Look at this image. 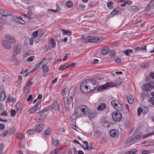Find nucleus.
I'll use <instances>...</instances> for the list:
<instances>
[{
	"instance_id": "obj_10",
	"label": "nucleus",
	"mask_w": 154,
	"mask_h": 154,
	"mask_svg": "<svg viewBox=\"0 0 154 154\" xmlns=\"http://www.w3.org/2000/svg\"><path fill=\"white\" fill-rule=\"evenodd\" d=\"M2 45L6 49H9L11 48V46L10 43L7 42V40H3L2 42Z\"/></svg>"
},
{
	"instance_id": "obj_40",
	"label": "nucleus",
	"mask_w": 154,
	"mask_h": 154,
	"mask_svg": "<svg viewBox=\"0 0 154 154\" xmlns=\"http://www.w3.org/2000/svg\"><path fill=\"white\" fill-rule=\"evenodd\" d=\"M21 107V103L20 102H17L16 104V109L17 110H19Z\"/></svg>"
},
{
	"instance_id": "obj_24",
	"label": "nucleus",
	"mask_w": 154,
	"mask_h": 154,
	"mask_svg": "<svg viewBox=\"0 0 154 154\" xmlns=\"http://www.w3.org/2000/svg\"><path fill=\"white\" fill-rule=\"evenodd\" d=\"M133 52V51L131 49H127L124 51L123 53L125 54L127 56H128L129 55V54L132 53Z\"/></svg>"
},
{
	"instance_id": "obj_26",
	"label": "nucleus",
	"mask_w": 154,
	"mask_h": 154,
	"mask_svg": "<svg viewBox=\"0 0 154 154\" xmlns=\"http://www.w3.org/2000/svg\"><path fill=\"white\" fill-rule=\"evenodd\" d=\"M35 130L34 129H31L28 130L27 131L28 134L29 135H32L35 134Z\"/></svg>"
},
{
	"instance_id": "obj_56",
	"label": "nucleus",
	"mask_w": 154,
	"mask_h": 154,
	"mask_svg": "<svg viewBox=\"0 0 154 154\" xmlns=\"http://www.w3.org/2000/svg\"><path fill=\"white\" fill-rule=\"evenodd\" d=\"M85 6L82 4L79 5L78 6V9L79 10L83 9L85 8Z\"/></svg>"
},
{
	"instance_id": "obj_27",
	"label": "nucleus",
	"mask_w": 154,
	"mask_h": 154,
	"mask_svg": "<svg viewBox=\"0 0 154 154\" xmlns=\"http://www.w3.org/2000/svg\"><path fill=\"white\" fill-rule=\"evenodd\" d=\"M118 12V11L116 8H114V10L111 12L110 14L112 17H113Z\"/></svg>"
},
{
	"instance_id": "obj_49",
	"label": "nucleus",
	"mask_w": 154,
	"mask_h": 154,
	"mask_svg": "<svg viewBox=\"0 0 154 154\" xmlns=\"http://www.w3.org/2000/svg\"><path fill=\"white\" fill-rule=\"evenodd\" d=\"M59 141L58 140H56L54 141V144L55 146H58L59 145Z\"/></svg>"
},
{
	"instance_id": "obj_23",
	"label": "nucleus",
	"mask_w": 154,
	"mask_h": 154,
	"mask_svg": "<svg viewBox=\"0 0 154 154\" xmlns=\"http://www.w3.org/2000/svg\"><path fill=\"white\" fill-rule=\"evenodd\" d=\"M41 107V102H38L36 103L35 106V108L37 110H38Z\"/></svg>"
},
{
	"instance_id": "obj_20",
	"label": "nucleus",
	"mask_w": 154,
	"mask_h": 154,
	"mask_svg": "<svg viewBox=\"0 0 154 154\" xmlns=\"http://www.w3.org/2000/svg\"><path fill=\"white\" fill-rule=\"evenodd\" d=\"M106 105L105 104L103 103L98 106L97 110L98 111L103 110L106 108Z\"/></svg>"
},
{
	"instance_id": "obj_6",
	"label": "nucleus",
	"mask_w": 154,
	"mask_h": 154,
	"mask_svg": "<svg viewBox=\"0 0 154 154\" xmlns=\"http://www.w3.org/2000/svg\"><path fill=\"white\" fill-rule=\"evenodd\" d=\"M114 86V84L112 82H107L104 85H102L97 88L98 91L102 92L106 89H109L110 87H113Z\"/></svg>"
},
{
	"instance_id": "obj_58",
	"label": "nucleus",
	"mask_w": 154,
	"mask_h": 154,
	"mask_svg": "<svg viewBox=\"0 0 154 154\" xmlns=\"http://www.w3.org/2000/svg\"><path fill=\"white\" fill-rule=\"evenodd\" d=\"M140 51H142L146 52V46H144L143 47H140Z\"/></svg>"
},
{
	"instance_id": "obj_38",
	"label": "nucleus",
	"mask_w": 154,
	"mask_h": 154,
	"mask_svg": "<svg viewBox=\"0 0 154 154\" xmlns=\"http://www.w3.org/2000/svg\"><path fill=\"white\" fill-rule=\"evenodd\" d=\"M62 32H63V33L64 35H71V32L68 31H66L65 29H63Z\"/></svg>"
},
{
	"instance_id": "obj_2",
	"label": "nucleus",
	"mask_w": 154,
	"mask_h": 154,
	"mask_svg": "<svg viewBox=\"0 0 154 154\" xmlns=\"http://www.w3.org/2000/svg\"><path fill=\"white\" fill-rule=\"evenodd\" d=\"M89 109L88 107L85 105H81L77 108L76 115L78 117H82L86 116L89 113Z\"/></svg>"
},
{
	"instance_id": "obj_17",
	"label": "nucleus",
	"mask_w": 154,
	"mask_h": 154,
	"mask_svg": "<svg viewBox=\"0 0 154 154\" xmlns=\"http://www.w3.org/2000/svg\"><path fill=\"white\" fill-rule=\"evenodd\" d=\"M82 142L85 144L86 147H84L83 149L84 150H88L89 151L91 150L92 149L93 147L92 146L89 147V146L88 145V142L86 141H82Z\"/></svg>"
},
{
	"instance_id": "obj_42",
	"label": "nucleus",
	"mask_w": 154,
	"mask_h": 154,
	"mask_svg": "<svg viewBox=\"0 0 154 154\" xmlns=\"http://www.w3.org/2000/svg\"><path fill=\"white\" fill-rule=\"evenodd\" d=\"M45 32L44 30H42L39 31V32L38 33L39 36L42 38V36L45 34Z\"/></svg>"
},
{
	"instance_id": "obj_5",
	"label": "nucleus",
	"mask_w": 154,
	"mask_h": 154,
	"mask_svg": "<svg viewBox=\"0 0 154 154\" xmlns=\"http://www.w3.org/2000/svg\"><path fill=\"white\" fill-rule=\"evenodd\" d=\"M99 39V38L95 37L94 34L91 33L85 38V42L86 43L89 42L95 43L97 42Z\"/></svg>"
},
{
	"instance_id": "obj_37",
	"label": "nucleus",
	"mask_w": 154,
	"mask_h": 154,
	"mask_svg": "<svg viewBox=\"0 0 154 154\" xmlns=\"http://www.w3.org/2000/svg\"><path fill=\"white\" fill-rule=\"evenodd\" d=\"M128 101L130 104H132L133 103L134 100L132 96H130L128 97Z\"/></svg>"
},
{
	"instance_id": "obj_52",
	"label": "nucleus",
	"mask_w": 154,
	"mask_h": 154,
	"mask_svg": "<svg viewBox=\"0 0 154 154\" xmlns=\"http://www.w3.org/2000/svg\"><path fill=\"white\" fill-rule=\"evenodd\" d=\"M19 17H18L16 16H14L12 17L13 19L17 23H18V22Z\"/></svg>"
},
{
	"instance_id": "obj_36",
	"label": "nucleus",
	"mask_w": 154,
	"mask_h": 154,
	"mask_svg": "<svg viewBox=\"0 0 154 154\" xmlns=\"http://www.w3.org/2000/svg\"><path fill=\"white\" fill-rule=\"evenodd\" d=\"M68 91V89L67 88H65L63 89L62 90V94L64 95L67 93Z\"/></svg>"
},
{
	"instance_id": "obj_54",
	"label": "nucleus",
	"mask_w": 154,
	"mask_h": 154,
	"mask_svg": "<svg viewBox=\"0 0 154 154\" xmlns=\"http://www.w3.org/2000/svg\"><path fill=\"white\" fill-rule=\"evenodd\" d=\"M24 135L21 134H19L18 136V138L21 140L23 139L24 138Z\"/></svg>"
},
{
	"instance_id": "obj_60",
	"label": "nucleus",
	"mask_w": 154,
	"mask_h": 154,
	"mask_svg": "<svg viewBox=\"0 0 154 154\" xmlns=\"http://www.w3.org/2000/svg\"><path fill=\"white\" fill-rule=\"evenodd\" d=\"M152 7H151L148 4L146 6L145 8L144 9V11L145 12H147Z\"/></svg>"
},
{
	"instance_id": "obj_22",
	"label": "nucleus",
	"mask_w": 154,
	"mask_h": 154,
	"mask_svg": "<svg viewBox=\"0 0 154 154\" xmlns=\"http://www.w3.org/2000/svg\"><path fill=\"white\" fill-rule=\"evenodd\" d=\"M6 97V94L4 91H2L1 93L0 99L1 100H4Z\"/></svg>"
},
{
	"instance_id": "obj_53",
	"label": "nucleus",
	"mask_w": 154,
	"mask_h": 154,
	"mask_svg": "<svg viewBox=\"0 0 154 154\" xmlns=\"http://www.w3.org/2000/svg\"><path fill=\"white\" fill-rule=\"evenodd\" d=\"M38 30L36 31H35L32 34L33 36V37H38Z\"/></svg>"
},
{
	"instance_id": "obj_48",
	"label": "nucleus",
	"mask_w": 154,
	"mask_h": 154,
	"mask_svg": "<svg viewBox=\"0 0 154 154\" xmlns=\"http://www.w3.org/2000/svg\"><path fill=\"white\" fill-rule=\"evenodd\" d=\"M113 2L110 1L108 2L107 4V7L109 8H112V7L111 6V5H113Z\"/></svg>"
},
{
	"instance_id": "obj_13",
	"label": "nucleus",
	"mask_w": 154,
	"mask_h": 154,
	"mask_svg": "<svg viewBox=\"0 0 154 154\" xmlns=\"http://www.w3.org/2000/svg\"><path fill=\"white\" fill-rule=\"evenodd\" d=\"M136 140H134L133 136H132L127 138L125 140V142L127 143H133Z\"/></svg>"
},
{
	"instance_id": "obj_9",
	"label": "nucleus",
	"mask_w": 154,
	"mask_h": 154,
	"mask_svg": "<svg viewBox=\"0 0 154 154\" xmlns=\"http://www.w3.org/2000/svg\"><path fill=\"white\" fill-rule=\"evenodd\" d=\"M59 106L57 100H54L49 107L52 110L57 109L58 108Z\"/></svg>"
},
{
	"instance_id": "obj_28",
	"label": "nucleus",
	"mask_w": 154,
	"mask_h": 154,
	"mask_svg": "<svg viewBox=\"0 0 154 154\" xmlns=\"http://www.w3.org/2000/svg\"><path fill=\"white\" fill-rule=\"evenodd\" d=\"M149 66V63H148L145 64H141L140 65V66L143 69H146Z\"/></svg>"
},
{
	"instance_id": "obj_4",
	"label": "nucleus",
	"mask_w": 154,
	"mask_h": 154,
	"mask_svg": "<svg viewBox=\"0 0 154 154\" xmlns=\"http://www.w3.org/2000/svg\"><path fill=\"white\" fill-rule=\"evenodd\" d=\"M111 104L114 108L118 111H121L123 109V105L120 103L118 100H112L111 101Z\"/></svg>"
},
{
	"instance_id": "obj_45",
	"label": "nucleus",
	"mask_w": 154,
	"mask_h": 154,
	"mask_svg": "<svg viewBox=\"0 0 154 154\" xmlns=\"http://www.w3.org/2000/svg\"><path fill=\"white\" fill-rule=\"evenodd\" d=\"M18 23L20 24H24L25 23V22L20 17L19 18V21Z\"/></svg>"
},
{
	"instance_id": "obj_47",
	"label": "nucleus",
	"mask_w": 154,
	"mask_h": 154,
	"mask_svg": "<svg viewBox=\"0 0 154 154\" xmlns=\"http://www.w3.org/2000/svg\"><path fill=\"white\" fill-rule=\"evenodd\" d=\"M35 58V57L34 56H32L29 57H28L27 59V60L28 62H31Z\"/></svg>"
},
{
	"instance_id": "obj_15",
	"label": "nucleus",
	"mask_w": 154,
	"mask_h": 154,
	"mask_svg": "<svg viewBox=\"0 0 154 154\" xmlns=\"http://www.w3.org/2000/svg\"><path fill=\"white\" fill-rule=\"evenodd\" d=\"M43 125H38L35 126V130L38 132L42 131L43 129Z\"/></svg>"
},
{
	"instance_id": "obj_46",
	"label": "nucleus",
	"mask_w": 154,
	"mask_h": 154,
	"mask_svg": "<svg viewBox=\"0 0 154 154\" xmlns=\"http://www.w3.org/2000/svg\"><path fill=\"white\" fill-rule=\"evenodd\" d=\"M51 130L50 129V128H49L47 130H46L44 132L45 134L46 135H49L51 133Z\"/></svg>"
},
{
	"instance_id": "obj_33",
	"label": "nucleus",
	"mask_w": 154,
	"mask_h": 154,
	"mask_svg": "<svg viewBox=\"0 0 154 154\" xmlns=\"http://www.w3.org/2000/svg\"><path fill=\"white\" fill-rule=\"evenodd\" d=\"M33 53V51L31 50H28L26 53L24 54V57H26L28 55L32 54Z\"/></svg>"
},
{
	"instance_id": "obj_62",
	"label": "nucleus",
	"mask_w": 154,
	"mask_h": 154,
	"mask_svg": "<svg viewBox=\"0 0 154 154\" xmlns=\"http://www.w3.org/2000/svg\"><path fill=\"white\" fill-rule=\"evenodd\" d=\"M60 151V149L59 148H56L53 151L55 154H57Z\"/></svg>"
},
{
	"instance_id": "obj_14",
	"label": "nucleus",
	"mask_w": 154,
	"mask_h": 154,
	"mask_svg": "<svg viewBox=\"0 0 154 154\" xmlns=\"http://www.w3.org/2000/svg\"><path fill=\"white\" fill-rule=\"evenodd\" d=\"M109 134L111 137H115L118 135V132L115 129L111 130L109 132Z\"/></svg>"
},
{
	"instance_id": "obj_29",
	"label": "nucleus",
	"mask_w": 154,
	"mask_h": 154,
	"mask_svg": "<svg viewBox=\"0 0 154 154\" xmlns=\"http://www.w3.org/2000/svg\"><path fill=\"white\" fill-rule=\"evenodd\" d=\"M42 68L43 71L44 72H46L49 70V68L48 66L45 64L43 65Z\"/></svg>"
},
{
	"instance_id": "obj_35",
	"label": "nucleus",
	"mask_w": 154,
	"mask_h": 154,
	"mask_svg": "<svg viewBox=\"0 0 154 154\" xmlns=\"http://www.w3.org/2000/svg\"><path fill=\"white\" fill-rule=\"evenodd\" d=\"M68 68V66L67 64L64 65L60 66L59 69H60L61 70H63L66 68Z\"/></svg>"
},
{
	"instance_id": "obj_7",
	"label": "nucleus",
	"mask_w": 154,
	"mask_h": 154,
	"mask_svg": "<svg viewBox=\"0 0 154 154\" xmlns=\"http://www.w3.org/2000/svg\"><path fill=\"white\" fill-rule=\"evenodd\" d=\"M112 116L113 120L116 122H119L122 118V114L120 112H113L112 114Z\"/></svg>"
},
{
	"instance_id": "obj_11",
	"label": "nucleus",
	"mask_w": 154,
	"mask_h": 154,
	"mask_svg": "<svg viewBox=\"0 0 154 154\" xmlns=\"http://www.w3.org/2000/svg\"><path fill=\"white\" fill-rule=\"evenodd\" d=\"M21 45L20 44H18L16 45L15 47V49L14 53L16 54H20L21 50Z\"/></svg>"
},
{
	"instance_id": "obj_59",
	"label": "nucleus",
	"mask_w": 154,
	"mask_h": 154,
	"mask_svg": "<svg viewBox=\"0 0 154 154\" xmlns=\"http://www.w3.org/2000/svg\"><path fill=\"white\" fill-rule=\"evenodd\" d=\"M100 132L99 131H96L95 132L94 135L96 137H99L100 134Z\"/></svg>"
},
{
	"instance_id": "obj_1",
	"label": "nucleus",
	"mask_w": 154,
	"mask_h": 154,
	"mask_svg": "<svg viewBox=\"0 0 154 154\" xmlns=\"http://www.w3.org/2000/svg\"><path fill=\"white\" fill-rule=\"evenodd\" d=\"M101 79L98 75H96L91 79H87L83 81L80 85L81 91L85 93L93 91L98 86V81Z\"/></svg>"
},
{
	"instance_id": "obj_18",
	"label": "nucleus",
	"mask_w": 154,
	"mask_h": 154,
	"mask_svg": "<svg viewBox=\"0 0 154 154\" xmlns=\"http://www.w3.org/2000/svg\"><path fill=\"white\" fill-rule=\"evenodd\" d=\"M96 112L92 111H90L89 110V113L86 116L90 118H94L96 116Z\"/></svg>"
},
{
	"instance_id": "obj_8",
	"label": "nucleus",
	"mask_w": 154,
	"mask_h": 154,
	"mask_svg": "<svg viewBox=\"0 0 154 154\" xmlns=\"http://www.w3.org/2000/svg\"><path fill=\"white\" fill-rule=\"evenodd\" d=\"M0 13L5 17L11 16L12 15V12L7 10L1 9L0 10Z\"/></svg>"
},
{
	"instance_id": "obj_51",
	"label": "nucleus",
	"mask_w": 154,
	"mask_h": 154,
	"mask_svg": "<svg viewBox=\"0 0 154 154\" xmlns=\"http://www.w3.org/2000/svg\"><path fill=\"white\" fill-rule=\"evenodd\" d=\"M38 37H35V42L36 43H38L41 40V37L39 36V35H38Z\"/></svg>"
},
{
	"instance_id": "obj_32",
	"label": "nucleus",
	"mask_w": 154,
	"mask_h": 154,
	"mask_svg": "<svg viewBox=\"0 0 154 154\" xmlns=\"http://www.w3.org/2000/svg\"><path fill=\"white\" fill-rule=\"evenodd\" d=\"M137 112V115L138 116H139L140 115V114L142 112H143L144 114V109L143 110L140 107H139L138 108Z\"/></svg>"
},
{
	"instance_id": "obj_41",
	"label": "nucleus",
	"mask_w": 154,
	"mask_h": 154,
	"mask_svg": "<svg viewBox=\"0 0 154 154\" xmlns=\"http://www.w3.org/2000/svg\"><path fill=\"white\" fill-rule=\"evenodd\" d=\"M73 5L72 2L70 1L67 2L66 3V6L68 8H71Z\"/></svg>"
},
{
	"instance_id": "obj_16",
	"label": "nucleus",
	"mask_w": 154,
	"mask_h": 154,
	"mask_svg": "<svg viewBox=\"0 0 154 154\" xmlns=\"http://www.w3.org/2000/svg\"><path fill=\"white\" fill-rule=\"evenodd\" d=\"M109 52V48H103L100 51L101 54L105 55L107 54Z\"/></svg>"
},
{
	"instance_id": "obj_19",
	"label": "nucleus",
	"mask_w": 154,
	"mask_h": 154,
	"mask_svg": "<svg viewBox=\"0 0 154 154\" xmlns=\"http://www.w3.org/2000/svg\"><path fill=\"white\" fill-rule=\"evenodd\" d=\"M7 42L11 44V43H14L15 42L14 38L12 36H9L7 37Z\"/></svg>"
},
{
	"instance_id": "obj_61",
	"label": "nucleus",
	"mask_w": 154,
	"mask_h": 154,
	"mask_svg": "<svg viewBox=\"0 0 154 154\" xmlns=\"http://www.w3.org/2000/svg\"><path fill=\"white\" fill-rule=\"evenodd\" d=\"M151 7H152L154 5V1L151 0L148 4Z\"/></svg>"
},
{
	"instance_id": "obj_39",
	"label": "nucleus",
	"mask_w": 154,
	"mask_h": 154,
	"mask_svg": "<svg viewBox=\"0 0 154 154\" xmlns=\"http://www.w3.org/2000/svg\"><path fill=\"white\" fill-rule=\"evenodd\" d=\"M0 23L3 25L6 24L5 19L2 17H0Z\"/></svg>"
},
{
	"instance_id": "obj_3",
	"label": "nucleus",
	"mask_w": 154,
	"mask_h": 154,
	"mask_svg": "<svg viewBox=\"0 0 154 154\" xmlns=\"http://www.w3.org/2000/svg\"><path fill=\"white\" fill-rule=\"evenodd\" d=\"M73 96L72 93H69L68 97H65L63 98V102L66 109L68 110L69 106L72 103Z\"/></svg>"
},
{
	"instance_id": "obj_12",
	"label": "nucleus",
	"mask_w": 154,
	"mask_h": 154,
	"mask_svg": "<svg viewBox=\"0 0 154 154\" xmlns=\"http://www.w3.org/2000/svg\"><path fill=\"white\" fill-rule=\"evenodd\" d=\"M142 88L143 90L146 91H150L151 90L149 83V84L146 83L143 84Z\"/></svg>"
},
{
	"instance_id": "obj_57",
	"label": "nucleus",
	"mask_w": 154,
	"mask_h": 154,
	"mask_svg": "<svg viewBox=\"0 0 154 154\" xmlns=\"http://www.w3.org/2000/svg\"><path fill=\"white\" fill-rule=\"evenodd\" d=\"M149 83L151 88L154 89V81H150Z\"/></svg>"
},
{
	"instance_id": "obj_21",
	"label": "nucleus",
	"mask_w": 154,
	"mask_h": 154,
	"mask_svg": "<svg viewBox=\"0 0 154 154\" xmlns=\"http://www.w3.org/2000/svg\"><path fill=\"white\" fill-rule=\"evenodd\" d=\"M133 136L134 140H136L142 137V135L140 133L136 132L134 134Z\"/></svg>"
},
{
	"instance_id": "obj_64",
	"label": "nucleus",
	"mask_w": 154,
	"mask_h": 154,
	"mask_svg": "<svg viewBox=\"0 0 154 154\" xmlns=\"http://www.w3.org/2000/svg\"><path fill=\"white\" fill-rule=\"evenodd\" d=\"M137 150L136 149H132L131 150L129 151L130 152V154H136L135 153L137 152Z\"/></svg>"
},
{
	"instance_id": "obj_30",
	"label": "nucleus",
	"mask_w": 154,
	"mask_h": 154,
	"mask_svg": "<svg viewBox=\"0 0 154 154\" xmlns=\"http://www.w3.org/2000/svg\"><path fill=\"white\" fill-rule=\"evenodd\" d=\"M40 64H41L40 63H38L33 68V69L32 70L29 72V73L33 72L35 71L37 69H38V67L40 66Z\"/></svg>"
},
{
	"instance_id": "obj_43",
	"label": "nucleus",
	"mask_w": 154,
	"mask_h": 154,
	"mask_svg": "<svg viewBox=\"0 0 154 154\" xmlns=\"http://www.w3.org/2000/svg\"><path fill=\"white\" fill-rule=\"evenodd\" d=\"M37 110L35 109V107H32L29 110V112L30 113H33L36 112Z\"/></svg>"
},
{
	"instance_id": "obj_44",
	"label": "nucleus",
	"mask_w": 154,
	"mask_h": 154,
	"mask_svg": "<svg viewBox=\"0 0 154 154\" xmlns=\"http://www.w3.org/2000/svg\"><path fill=\"white\" fill-rule=\"evenodd\" d=\"M29 86L28 85H26L25 87L24 92L25 93H27L29 92Z\"/></svg>"
},
{
	"instance_id": "obj_31",
	"label": "nucleus",
	"mask_w": 154,
	"mask_h": 154,
	"mask_svg": "<svg viewBox=\"0 0 154 154\" xmlns=\"http://www.w3.org/2000/svg\"><path fill=\"white\" fill-rule=\"evenodd\" d=\"M109 55L111 57H115L116 55V53L115 50H112L109 52Z\"/></svg>"
},
{
	"instance_id": "obj_55",
	"label": "nucleus",
	"mask_w": 154,
	"mask_h": 154,
	"mask_svg": "<svg viewBox=\"0 0 154 154\" xmlns=\"http://www.w3.org/2000/svg\"><path fill=\"white\" fill-rule=\"evenodd\" d=\"M147 93L146 92H142L141 94V97L143 98H144L147 96Z\"/></svg>"
},
{
	"instance_id": "obj_34",
	"label": "nucleus",
	"mask_w": 154,
	"mask_h": 154,
	"mask_svg": "<svg viewBox=\"0 0 154 154\" xmlns=\"http://www.w3.org/2000/svg\"><path fill=\"white\" fill-rule=\"evenodd\" d=\"M56 5L57 6V7H56V9L55 10L49 9L48 10V11H54V12H57L58 11L60 10V7H59L57 5V4H56Z\"/></svg>"
},
{
	"instance_id": "obj_25",
	"label": "nucleus",
	"mask_w": 154,
	"mask_h": 154,
	"mask_svg": "<svg viewBox=\"0 0 154 154\" xmlns=\"http://www.w3.org/2000/svg\"><path fill=\"white\" fill-rule=\"evenodd\" d=\"M50 42L51 44V47L53 48L55 47L56 46V43L54 39L51 38L50 40Z\"/></svg>"
},
{
	"instance_id": "obj_63",
	"label": "nucleus",
	"mask_w": 154,
	"mask_h": 154,
	"mask_svg": "<svg viewBox=\"0 0 154 154\" xmlns=\"http://www.w3.org/2000/svg\"><path fill=\"white\" fill-rule=\"evenodd\" d=\"M150 101L151 104L154 105V97H151L150 98Z\"/></svg>"
},
{
	"instance_id": "obj_50",
	"label": "nucleus",
	"mask_w": 154,
	"mask_h": 154,
	"mask_svg": "<svg viewBox=\"0 0 154 154\" xmlns=\"http://www.w3.org/2000/svg\"><path fill=\"white\" fill-rule=\"evenodd\" d=\"M16 114L15 111L14 109H11V115L12 117H14Z\"/></svg>"
}]
</instances>
